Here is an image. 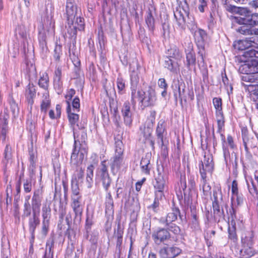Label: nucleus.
Returning <instances> with one entry per match:
<instances>
[{
    "instance_id": "f257e3e1",
    "label": "nucleus",
    "mask_w": 258,
    "mask_h": 258,
    "mask_svg": "<svg viewBox=\"0 0 258 258\" xmlns=\"http://www.w3.org/2000/svg\"><path fill=\"white\" fill-rule=\"evenodd\" d=\"M214 169V163L211 154L205 153L204 158L199 164L200 173L201 176L204 194L208 196L211 194V187L207 182V175L211 174Z\"/></svg>"
},
{
    "instance_id": "f03ea898",
    "label": "nucleus",
    "mask_w": 258,
    "mask_h": 258,
    "mask_svg": "<svg viewBox=\"0 0 258 258\" xmlns=\"http://www.w3.org/2000/svg\"><path fill=\"white\" fill-rule=\"evenodd\" d=\"M132 102L133 104H135V99L139 98L142 105L144 107L152 106L155 105L157 97L155 90L151 87H149L147 90H136L132 91Z\"/></svg>"
},
{
    "instance_id": "7ed1b4c3",
    "label": "nucleus",
    "mask_w": 258,
    "mask_h": 258,
    "mask_svg": "<svg viewBox=\"0 0 258 258\" xmlns=\"http://www.w3.org/2000/svg\"><path fill=\"white\" fill-rule=\"evenodd\" d=\"M167 175L163 167L158 166L154 174L153 185L155 189L156 199H162L164 191L167 185Z\"/></svg>"
},
{
    "instance_id": "20e7f679",
    "label": "nucleus",
    "mask_w": 258,
    "mask_h": 258,
    "mask_svg": "<svg viewBox=\"0 0 258 258\" xmlns=\"http://www.w3.org/2000/svg\"><path fill=\"white\" fill-rule=\"evenodd\" d=\"M242 73L245 74L242 76L244 82L258 83V62L252 61L242 64L240 68Z\"/></svg>"
},
{
    "instance_id": "39448f33",
    "label": "nucleus",
    "mask_w": 258,
    "mask_h": 258,
    "mask_svg": "<svg viewBox=\"0 0 258 258\" xmlns=\"http://www.w3.org/2000/svg\"><path fill=\"white\" fill-rule=\"evenodd\" d=\"M240 16L236 22L240 25H246L251 27L258 25V13H252L247 8H241L239 11Z\"/></svg>"
},
{
    "instance_id": "423d86ee",
    "label": "nucleus",
    "mask_w": 258,
    "mask_h": 258,
    "mask_svg": "<svg viewBox=\"0 0 258 258\" xmlns=\"http://www.w3.org/2000/svg\"><path fill=\"white\" fill-rule=\"evenodd\" d=\"M232 250L240 258H250L255 253L252 243H236L232 246Z\"/></svg>"
},
{
    "instance_id": "0eeeda50",
    "label": "nucleus",
    "mask_w": 258,
    "mask_h": 258,
    "mask_svg": "<svg viewBox=\"0 0 258 258\" xmlns=\"http://www.w3.org/2000/svg\"><path fill=\"white\" fill-rule=\"evenodd\" d=\"M74 145L73 153L71 157L70 163L72 167L80 166L87 154V151L85 148L78 149L77 142L76 136H74Z\"/></svg>"
},
{
    "instance_id": "6e6552de",
    "label": "nucleus",
    "mask_w": 258,
    "mask_h": 258,
    "mask_svg": "<svg viewBox=\"0 0 258 258\" xmlns=\"http://www.w3.org/2000/svg\"><path fill=\"white\" fill-rule=\"evenodd\" d=\"M181 252V249L177 247L166 244L160 250L162 258H174Z\"/></svg>"
},
{
    "instance_id": "1a4fd4ad",
    "label": "nucleus",
    "mask_w": 258,
    "mask_h": 258,
    "mask_svg": "<svg viewBox=\"0 0 258 258\" xmlns=\"http://www.w3.org/2000/svg\"><path fill=\"white\" fill-rule=\"evenodd\" d=\"M78 10L74 0H67L66 14L68 21L72 22L78 15Z\"/></svg>"
},
{
    "instance_id": "9d476101",
    "label": "nucleus",
    "mask_w": 258,
    "mask_h": 258,
    "mask_svg": "<svg viewBox=\"0 0 258 258\" xmlns=\"http://www.w3.org/2000/svg\"><path fill=\"white\" fill-rule=\"evenodd\" d=\"M180 60H176L170 57H165L164 66L170 72L177 74L179 71V63Z\"/></svg>"
},
{
    "instance_id": "9b49d317",
    "label": "nucleus",
    "mask_w": 258,
    "mask_h": 258,
    "mask_svg": "<svg viewBox=\"0 0 258 258\" xmlns=\"http://www.w3.org/2000/svg\"><path fill=\"white\" fill-rule=\"evenodd\" d=\"M121 114L124 119V122L127 125H130L132 124V112L131 110L130 104L128 102H125L121 108Z\"/></svg>"
},
{
    "instance_id": "f8f14e48",
    "label": "nucleus",
    "mask_w": 258,
    "mask_h": 258,
    "mask_svg": "<svg viewBox=\"0 0 258 258\" xmlns=\"http://www.w3.org/2000/svg\"><path fill=\"white\" fill-rule=\"evenodd\" d=\"M9 118V114L4 111L3 113L0 114V128L1 133V138L3 141L6 139V136L8 130V122Z\"/></svg>"
},
{
    "instance_id": "ddd939ff",
    "label": "nucleus",
    "mask_w": 258,
    "mask_h": 258,
    "mask_svg": "<svg viewBox=\"0 0 258 258\" xmlns=\"http://www.w3.org/2000/svg\"><path fill=\"white\" fill-rule=\"evenodd\" d=\"M214 202L213 203V207L215 214L220 216V209L219 203L222 201V195L220 188H217L216 190H214Z\"/></svg>"
},
{
    "instance_id": "4468645a",
    "label": "nucleus",
    "mask_w": 258,
    "mask_h": 258,
    "mask_svg": "<svg viewBox=\"0 0 258 258\" xmlns=\"http://www.w3.org/2000/svg\"><path fill=\"white\" fill-rule=\"evenodd\" d=\"M68 116L71 127L72 128L74 132V136H75V125H78V122L79 119V116L76 112H72V109L70 104L68 103V106L67 108Z\"/></svg>"
},
{
    "instance_id": "2eb2a0df",
    "label": "nucleus",
    "mask_w": 258,
    "mask_h": 258,
    "mask_svg": "<svg viewBox=\"0 0 258 258\" xmlns=\"http://www.w3.org/2000/svg\"><path fill=\"white\" fill-rule=\"evenodd\" d=\"M71 207L75 213L76 218L80 220L83 212V206L81 203V199L74 198L72 199Z\"/></svg>"
},
{
    "instance_id": "dca6fc26",
    "label": "nucleus",
    "mask_w": 258,
    "mask_h": 258,
    "mask_svg": "<svg viewBox=\"0 0 258 258\" xmlns=\"http://www.w3.org/2000/svg\"><path fill=\"white\" fill-rule=\"evenodd\" d=\"M36 86H35L33 84L30 83L26 88L25 93V97H26L29 104H33V99L36 96Z\"/></svg>"
},
{
    "instance_id": "f3484780",
    "label": "nucleus",
    "mask_w": 258,
    "mask_h": 258,
    "mask_svg": "<svg viewBox=\"0 0 258 258\" xmlns=\"http://www.w3.org/2000/svg\"><path fill=\"white\" fill-rule=\"evenodd\" d=\"M166 123L164 120L161 119L158 123L156 134L159 140H160L162 145H163V137L166 134Z\"/></svg>"
},
{
    "instance_id": "a211bd4d",
    "label": "nucleus",
    "mask_w": 258,
    "mask_h": 258,
    "mask_svg": "<svg viewBox=\"0 0 258 258\" xmlns=\"http://www.w3.org/2000/svg\"><path fill=\"white\" fill-rule=\"evenodd\" d=\"M41 205V198L40 197V191L35 190L34 192L32 199V206L33 213H39V208Z\"/></svg>"
},
{
    "instance_id": "6ab92c4d",
    "label": "nucleus",
    "mask_w": 258,
    "mask_h": 258,
    "mask_svg": "<svg viewBox=\"0 0 258 258\" xmlns=\"http://www.w3.org/2000/svg\"><path fill=\"white\" fill-rule=\"evenodd\" d=\"M175 87L177 89V91L176 90L174 91V96L175 97H178L181 100H185V85L184 83L183 82L178 81L177 84L175 85Z\"/></svg>"
},
{
    "instance_id": "aec40b11",
    "label": "nucleus",
    "mask_w": 258,
    "mask_h": 258,
    "mask_svg": "<svg viewBox=\"0 0 258 258\" xmlns=\"http://www.w3.org/2000/svg\"><path fill=\"white\" fill-rule=\"evenodd\" d=\"M152 236L154 240L162 241L168 240L170 235L168 231L164 229H161L154 232Z\"/></svg>"
},
{
    "instance_id": "412c9836",
    "label": "nucleus",
    "mask_w": 258,
    "mask_h": 258,
    "mask_svg": "<svg viewBox=\"0 0 258 258\" xmlns=\"http://www.w3.org/2000/svg\"><path fill=\"white\" fill-rule=\"evenodd\" d=\"M195 38L198 45L203 47L204 42L207 39V34L204 30L199 29L195 32Z\"/></svg>"
},
{
    "instance_id": "4be33fe9",
    "label": "nucleus",
    "mask_w": 258,
    "mask_h": 258,
    "mask_svg": "<svg viewBox=\"0 0 258 258\" xmlns=\"http://www.w3.org/2000/svg\"><path fill=\"white\" fill-rule=\"evenodd\" d=\"M94 167L93 165H90L87 167L85 184L88 188L92 187L93 183V171Z\"/></svg>"
},
{
    "instance_id": "5701e85b",
    "label": "nucleus",
    "mask_w": 258,
    "mask_h": 258,
    "mask_svg": "<svg viewBox=\"0 0 258 258\" xmlns=\"http://www.w3.org/2000/svg\"><path fill=\"white\" fill-rule=\"evenodd\" d=\"M177 211H172L168 213L166 217L161 218L160 222L162 224H165L168 225L170 223L175 221L177 219Z\"/></svg>"
},
{
    "instance_id": "b1692460",
    "label": "nucleus",
    "mask_w": 258,
    "mask_h": 258,
    "mask_svg": "<svg viewBox=\"0 0 258 258\" xmlns=\"http://www.w3.org/2000/svg\"><path fill=\"white\" fill-rule=\"evenodd\" d=\"M167 56L166 57H170L172 59L181 60V54L179 49L176 47H173L169 49L167 52Z\"/></svg>"
},
{
    "instance_id": "393cba45",
    "label": "nucleus",
    "mask_w": 258,
    "mask_h": 258,
    "mask_svg": "<svg viewBox=\"0 0 258 258\" xmlns=\"http://www.w3.org/2000/svg\"><path fill=\"white\" fill-rule=\"evenodd\" d=\"M231 224L232 225V227L229 228V237L231 240H234L236 237V234L235 232V225L236 223L235 221V219L236 218L235 215H231Z\"/></svg>"
},
{
    "instance_id": "a878e982",
    "label": "nucleus",
    "mask_w": 258,
    "mask_h": 258,
    "mask_svg": "<svg viewBox=\"0 0 258 258\" xmlns=\"http://www.w3.org/2000/svg\"><path fill=\"white\" fill-rule=\"evenodd\" d=\"M150 163L149 156L148 155L143 157L141 161L140 165L142 170L145 174H149L150 173Z\"/></svg>"
},
{
    "instance_id": "bb28decb",
    "label": "nucleus",
    "mask_w": 258,
    "mask_h": 258,
    "mask_svg": "<svg viewBox=\"0 0 258 258\" xmlns=\"http://www.w3.org/2000/svg\"><path fill=\"white\" fill-rule=\"evenodd\" d=\"M243 203V197L240 194L232 195L231 197V205L232 206L233 214L231 215H235V211L233 209L234 207L240 205Z\"/></svg>"
},
{
    "instance_id": "cd10ccee",
    "label": "nucleus",
    "mask_w": 258,
    "mask_h": 258,
    "mask_svg": "<svg viewBox=\"0 0 258 258\" xmlns=\"http://www.w3.org/2000/svg\"><path fill=\"white\" fill-rule=\"evenodd\" d=\"M50 105L49 96L48 93H44L43 95V99L41 105V110L46 113L47 109Z\"/></svg>"
},
{
    "instance_id": "c85d7f7f",
    "label": "nucleus",
    "mask_w": 258,
    "mask_h": 258,
    "mask_svg": "<svg viewBox=\"0 0 258 258\" xmlns=\"http://www.w3.org/2000/svg\"><path fill=\"white\" fill-rule=\"evenodd\" d=\"M174 17L179 26L183 28L185 23V18L181 11H176L174 13Z\"/></svg>"
},
{
    "instance_id": "c756f323",
    "label": "nucleus",
    "mask_w": 258,
    "mask_h": 258,
    "mask_svg": "<svg viewBox=\"0 0 258 258\" xmlns=\"http://www.w3.org/2000/svg\"><path fill=\"white\" fill-rule=\"evenodd\" d=\"M68 26L67 28V32L69 34L70 37H76L77 34V31L78 30L76 25H74V20H72V22L68 21Z\"/></svg>"
},
{
    "instance_id": "7c9ffc66",
    "label": "nucleus",
    "mask_w": 258,
    "mask_h": 258,
    "mask_svg": "<svg viewBox=\"0 0 258 258\" xmlns=\"http://www.w3.org/2000/svg\"><path fill=\"white\" fill-rule=\"evenodd\" d=\"M49 78L48 75L44 73L42 74L38 82L39 86L44 89H47L48 87Z\"/></svg>"
},
{
    "instance_id": "2f4dec72",
    "label": "nucleus",
    "mask_w": 258,
    "mask_h": 258,
    "mask_svg": "<svg viewBox=\"0 0 258 258\" xmlns=\"http://www.w3.org/2000/svg\"><path fill=\"white\" fill-rule=\"evenodd\" d=\"M39 220L37 216V213H33V217L32 219H31L29 221V228L31 232L33 233L34 232L36 227L39 224Z\"/></svg>"
},
{
    "instance_id": "473e14b6",
    "label": "nucleus",
    "mask_w": 258,
    "mask_h": 258,
    "mask_svg": "<svg viewBox=\"0 0 258 258\" xmlns=\"http://www.w3.org/2000/svg\"><path fill=\"white\" fill-rule=\"evenodd\" d=\"M191 227L195 230L200 229V224L198 221V217L197 215L196 210H191Z\"/></svg>"
},
{
    "instance_id": "72a5a7b5",
    "label": "nucleus",
    "mask_w": 258,
    "mask_h": 258,
    "mask_svg": "<svg viewBox=\"0 0 258 258\" xmlns=\"http://www.w3.org/2000/svg\"><path fill=\"white\" fill-rule=\"evenodd\" d=\"M34 174H32V172H30V177L24 180L23 187L24 191L26 192H30L32 190L33 180L32 177Z\"/></svg>"
},
{
    "instance_id": "f704fd0d",
    "label": "nucleus",
    "mask_w": 258,
    "mask_h": 258,
    "mask_svg": "<svg viewBox=\"0 0 258 258\" xmlns=\"http://www.w3.org/2000/svg\"><path fill=\"white\" fill-rule=\"evenodd\" d=\"M239 44L240 45H241L240 46V48L241 49L254 47L256 45V43L254 41L248 39L240 41Z\"/></svg>"
},
{
    "instance_id": "c9c22d12",
    "label": "nucleus",
    "mask_w": 258,
    "mask_h": 258,
    "mask_svg": "<svg viewBox=\"0 0 258 258\" xmlns=\"http://www.w3.org/2000/svg\"><path fill=\"white\" fill-rule=\"evenodd\" d=\"M216 118L218 127V132L221 133L225 122L223 113H220L219 111L218 113L216 114Z\"/></svg>"
},
{
    "instance_id": "e433bc0d",
    "label": "nucleus",
    "mask_w": 258,
    "mask_h": 258,
    "mask_svg": "<svg viewBox=\"0 0 258 258\" xmlns=\"http://www.w3.org/2000/svg\"><path fill=\"white\" fill-rule=\"evenodd\" d=\"M72 199L77 198V199H81L82 197L80 194V189L77 183H73L72 185Z\"/></svg>"
},
{
    "instance_id": "4c0bfd02",
    "label": "nucleus",
    "mask_w": 258,
    "mask_h": 258,
    "mask_svg": "<svg viewBox=\"0 0 258 258\" xmlns=\"http://www.w3.org/2000/svg\"><path fill=\"white\" fill-rule=\"evenodd\" d=\"M248 25H243V26L238 27L236 31L240 34L248 35H252V29L248 28Z\"/></svg>"
},
{
    "instance_id": "58836bf2",
    "label": "nucleus",
    "mask_w": 258,
    "mask_h": 258,
    "mask_svg": "<svg viewBox=\"0 0 258 258\" xmlns=\"http://www.w3.org/2000/svg\"><path fill=\"white\" fill-rule=\"evenodd\" d=\"M116 84L118 93L120 94H123L125 88V81L122 78H117Z\"/></svg>"
},
{
    "instance_id": "ea45409f",
    "label": "nucleus",
    "mask_w": 258,
    "mask_h": 258,
    "mask_svg": "<svg viewBox=\"0 0 258 258\" xmlns=\"http://www.w3.org/2000/svg\"><path fill=\"white\" fill-rule=\"evenodd\" d=\"M74 25H76V27L79 30H83L84 26L83 19L77 15L74 20Z\"/></svg>"
},
{
    "instance_id": "a19ab883",
    "label": "nucleus",
    "mask_w": 258,
    "mask_h": 258,
    "mask_svg": "<svg viewBox=\"0 0 258 258\" xmlns=\"http://www.w3.org/2000/svg\"><path fill=\"white\" fill-rule=\"evenodd\" d=\"M53 247V243H47L46 250L43 258H53V253L51 252V248Z\"/></svg>"
},
{
    "instance_id": "79ce46f5",
    "label": "nucleus",
    "mask_w": 258,
    "mask_h": 258,
    "mask_svg": "<svg viewBox=\"0 0 258 258\" xmlns=\"http://www.w3.org/2000/svg\"><path fill=\"white\" fill-rule=\"evenodd\" d=\"M186 61L188 66L195 64L196 57L193 51H190L186 53Z\"/></svg>"
},
{
    "instance_id": "37998d69",
    "label": "nucleus",
    "mask_w": 258,
    "mask_h": 258,
    "mask_svg": "<svg viewBox=\"0 0 258 258\" xmlns=\"http://www.w3.org/2000/svg\"><path fill=\"white\" fill-rule=\"evenodd\" d=\"M213 104L216 110V113L217 114L219 111L220 113H223L222 111V102L221 100L218 98L213 99Z\"/></svg>"
},
{
    "instance_id": "c03bdc74",
    "label": "nucleus",
    "mask_w": 258,
    "mask_h": 258,
    "mask_svg": "<svg viewBox=\"0 0 258 258\" xmlns=\"http://www.w3.org/2000/svg\"><path fill=\"white\" fill-rule=\"evenodd\" d=\"M146 22L149 29H153L154 26V19L151 13H148L146 18Z\"/></svg>"
},
{
    "instance_id": "a18cd8bd",
    "label": "nucleus",
    "mask_w": 258,
    "mask_h": 258,
    "mask_svg": "<svg viewBox=\"0 0 258 258\" xmlns=\"http://www.w3.org/2000/svg\"><path fill=\"white\" fill-rule=\"evenodd\" d=\"M56 115L54 114V111L50 110L49 112V116L51 119H54L56 117H59L60 116V106L59 105L56 106Z\"/></svg>"
},
{
    "instance_id": "49530a36",
    "label": "nucleus",
    "mask_w": 258,
    "mask_h": 258,
    "mask_svg": "<svg viewBox=\"0 0 258 258\" xmlns=\"http://www.w3.org/2000/svg\"><path fill=\"white\" fill-rule=\"evenodd\" d=\"M103 185L106 190H107L111 183V179L109 175L101 177Z\"/></svg>"
},
{
    "instance_id": "de8ad7c7",
    "label": "nucleus",
    "mask_w": 258,
    "mask_h": 258,
    "mask_svg": "<svg viewBox=\"0 0 258 258\" xmlns=\"http://www.w3.org/2000/svg\"><path fill=\"white\" fill-rule=\"evenodd\" d=\"M98 236V232L97 231L91 232L90 230H89V232L87 233V239L89 241H94L97 240Z\"/></svg>"
},
{
    "instance_id": "09e8293b",
    "label": "nucleus",
    "mask_w": 258,
    "mask_h": 258,
    "mask_svg": "<svg viewBox=\"0 0 258 258\" xmlns=\"http://www.w3.org/2000/svg\"><path fill=\"white\" fill-rule=\"evenodd\" d=\"M244 55L248 57H258V51L251 48L244 52Z\"/></svg>"
},
{
    "instance_id": "8fccbe9b",
    "label": "nucleus",
    "mask_w": 258,
    "mask_h": 258,
    "mask_svg": "<svg viewBox=\"0 0 258 258\" xmlns=\"http://www.w3.org/2000/svg\"><path fill=\"white\" fill-rule=\"evenodd\" d=\"M50 210L49 208L45 207L42 208V216L43 218V221H48L49 216L50 215Z\"/></svg>"
},
{
    "instance_id": "3c124183",
    "label": "nucleus",
    "mask_w": 258,
    "mask_h": 258,
    "mask_svg": "<svg viewBox=\"0 0 258 258\" xmlns=\"http://www.w3.org/2000/svg\"><path fill=\"white\" fill-rule=\"evenodd\" d=\"M101 168L100 169L101 177L109 175L107 172V167L106 165V161H103L101 162Z\"/></svg>"
},
{
    "instance_id": "603ef678",
    "label": "nucleus",
    "mask_w": 258,
    "mask_h": 258,
    "mask_svg": "<svg viewBox=\"0 0 258 258\" xmlns=\"http://www.w3.org/2000/svg\"><path fill=\"white\" fill-rule=\"evenodd\" d=\"M73 111L76 112L79 111L80 104V99L78 97H75L72 102Z\"/></svg>"
},
{
    "instance_id": "864d4df0",
    "label": "nucleus",
    "mask_w": 258,
    "mask_h": 258,
    "mask_svg": "<svg viewBox=\"0 0 258 258\" xmlns=\"http://www.w3.org/2000/svg\"><path fill=\"white\" fill-rule=\"evenodd\" d=\"M76 167H77V169L74 174V176L76 179H81L84 176V170L80 166H77Z\"/></svg>"
},
{
    "instance_id": "5fc2aeb1",
    "label": "nucleus",
    "mask_w": 258,
    "mask_h": 258,
    "mask_svg": "<svg viewBox=\"0 0 258 258\" xmlns=\"http://www.w3.org/2000/svg\"><path fill=\"white\" fill-rule=\"evenodd\" d=\"M48 227L49 222L43 221L41 230V234L42 237H45L47 235L48 230Z\"/></svg>"
},
{
    "instance_id": "6e6d98bb",
    "label": "nucleus",
    "mask_w": 258,
    "mask_h": 258,
    "mask_svg": "<svg viewBox=\"0 0 258 258\" xmlns=\"http://www.w3.org/2000/svg\"><path fill=\"white\" fill-rule=\"evenodd\" d=\"M11 147L9 145H7L5 148L4 152L5 158L7 160H9L11 158Z\"/></svg>"
},
{
    "instance_id": "4d7b16f0",
    "label": "nucleus",
    "mask_w": 258,
    "mask_h": 258,
    "mask_svg": "<svg viewBox=\"0 0 258 258\" xmlns=\"http://www.w3.org/2000/svg\"><path fill=\"white\" fill-rule=\"evenodd\" d=\"M75 90L73 89H71L68 91V92L65 96V98L67 100L66 102L68 104V103L70 104L69 101H70L71 100L72 98L75 95Z\"/></svg>"
},
{
    "instance_id": "13d9d810",
    "label": "nucleus",
    "mask_w": 258,
    "mask_h": 258,
    "mask_svg": "<svg viewBox=\"0 0 258 258\" xmlns=\"http://www.w3.org/2000/svg\"><path fill=\"white\" fill-rule=\"evenodd\" d=\"M54 85L55 88L60 89L62 86L61 77H54Z\"/></svg>"
},
{
    "instance_id": "bf43d9fd",
    "label": "nucleus",
    "mask_w": 258,
    "mask_h": 258,
    "mask_svg": "<svg viewBox=\"0 0 258 258\" xmlns=\"http://www.w3.org/2000/svg\"><path fill=\"white\" fill-rule=\"evenodd\" d=\"M199 4L198 6V9L200 12L203 13L204 12L205 8L207 7V2L205 0H199Z\"/></svg>"
},
{
    "instance_id": "052dcab7",
    "label": "nucleus",
    "mask_w": 258,
    "mask_h": 258,
    "mask_svg": "<svg viewBox=\"0 0 258 258\" xmlns=\"http://www.w3.org/2000/svg\"><path fill=\"white\" fill-rule=\"evenodd\" d=\"M93 223V220L92 218H89V217H87L86 219V229L87 233L89 232V230L91 229V227Z\"/></svg>"
},
{
    "instance_id": "680f3d73",
    "label": "nucleus",
    "mask_w": 258,
    "mask_h": 258,
    "mask_svg": "<svg viewBox=\"0 0 258 258\" xmlns=\"http://www.w3.org/2000/svg\"><path fill=\"white\" fill-rule=\"evenodd\" d=\"M61 51V46H56L54 49V57L56 60H58L60 58V54Z\"/></svg>"
},
{
    "instance_id": "e2e57ef3",
    "label": "nucleus",
    "mask_w": 258,
    "mask_h": 258,
    "mask_svg": "<svg viewBox=\"0 0 258 258\" xmlns=\"http://www.w3.org/2000/svg\"><path fill=\"white\" fill-rule=\"evenodd\" d=\"M232 195L239 194L237 183L235 180H233L232 183Z\"/></svg>"
},
{
    "instance_id": "0e129e2a",
    "label": "nucleus",
    "mask_w": 258,
    "mask_h": 258,
    "mask_svg": "<svg viewBox=\"0 0 258 258\" xmlns=\"http://www.w3.org/2000/svg\"><path fill=\"white\" fill-rule=\"evenodd\" d=\"M34 156L33 155H31L30 158V172H32V174H34V169H35V162L34 161Z\"/></svg>"
},
{
    "instance_id": "69168bd1",
    "label": "nucleus",
    "mask_w": 258,
    "mask_h": 258,
    "mask_svg": "<svg viewBox=\"0 0 258 258\" xmlns=\"http://www.w3.org/2000/svg\"><path fill=\"white\" fill-rule=\"evenodd\" d=\"M158 86L160 88L163 89H167V84L166 83L165 80L163 78H161L158 80Z\"/></svg>"
},
{
    "instance_id": "338daca9",
    "label": "nucleus",
    "mask_w": 258,
    "mask_h": 258,
    "mask_svg": "<svg viewBox=\"0 0 258 258\" xmlns=\"http://www.w3.org/2000/svg\"><path fill=\"white\" fill-rule=\"evenodd\" d=\"M152 133V130L150 127H145L144 131V136L146 139H149L151 137Z\"/></svg>"
},
{
    "instance_id": "774afa93",
    "label": "nucleus",
    "mask_w": 258,
    "mask_h": 258,
    "mask_svg": "<svg viewBox=\"0 0 258 258\" xmlns=\"http://www.w3.org/2000/svg\"><path fill=\"white\" fill-rule=\"evenodd\" d=\"M249 5L251 8L254 9L258 8V0H252L250 1L249 2Z\"/></svg>"
}]
</instances>
